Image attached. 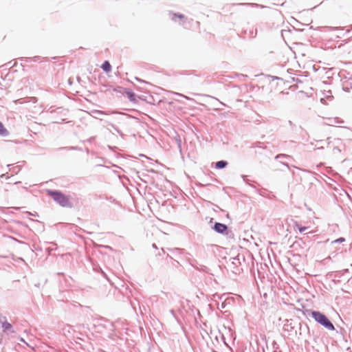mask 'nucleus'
<instances>
[{
	"instance_id": "obj_17",
	"label": "nucleus",
	"mask_w": 352,
	"mask_h": 352,
	"mask_svg": "<svg viewBox=\"0 0 352 352\" xmlns=\"http://www.w3.org/2000/svg\"><path fill=\"white\" fill-rule=\"evenodd\" d=\"M195 267H196L197 269L201 270L203 272H206L207 270V267H206L204 265H200V267L195 266Z\"/></svg>"
},
{
	"instance_id": "obj_7",
	"label": "nucleus",
	"mask_w": 352,
	"mask_h": 352,
	"mask_svg": "<svg viewBox=\"0 0 352 352\" xmlns=\"http://www.w3.org/2000/svg\"><path fill=\"white\" fill-rule=\"evenodd\" d=\"M212 228L216 232L219 234H228V226L224 223L216 222L214 224Z\"/></svg>"
},
{
	"instance_id": "obj_31",
	"label": "nucleus",
	"mask_w": 352,
	"mask_h": 352,
	"mask_svg": "<svg viewBox=\"0 0 352 352\" xmlns=\"http://www.w3.org/2000/svg\"><path fill=\"white\" fill-rule=\"evenodd\" d=\"M21 341L24 342H25V341H24V340H23V338H21Z\"/></svg>"
},
{
	"instance_id": "obj_30",
	"label": "nucleus",
	"mask_w": 352,
	"mask_h": 352,
	"mask_svg": "<svg viewBox=\"0 0 352 352\" xmlns=\"http://www.w3.org/2000/svg\"><path fill=\"white\" fill-rule=\"evenodd\" d=\"M142 307H142V309L146 310L145 307H144V306H142Z\"/></svg>"
},
{
	"instance_id": "obj_12",
	"label": "nucleus",
	"mask_w": 352,
	"mask_h": 352,
	"mask_svg": "<svg viewBox=\"0 0 352 352\" xmlns=\"http://www.w3.org/2000/svg\"><path fill=\"white\" fill-rule=\"evenodd\" d=\"M295 228H296L300 233L308 229V227L301 226L297 222L295 223Z\"/></svg>"
},
{
	"instance_id": "obj_4",
	"label": "nucleus",
	"mask_w": 352,
	"mask_h": 352,
	"mask_svg": "<svg viewBox=\"0 0 352 352\" xmlns=\"http://www.w3.org/2000/svg\"><path fill=\"white\" fill-rule=\"evenodd\" d=\"M296 323H298V321L287 320L283 326L284 331H287L289 336H295L296 334Z\"/></svg>"
},
{
	"instance_id": "obj_9",
	"label": "nucleus",
	"mask_w": 352,
	"mask_h": 352,
	"mask_svg": "<svg viewBox=\"0 0 352 352\" xmlns=\"http://www.w3.org/2000/svg\"><path fill=\"white\" fill-rule=\"evenodd\" d=\"M228 163L225 160H220L215 163V168L217 169H222L228 166Z\"/></svg>"
},
{
	"instance_id": "obj_13",
	"label": "nucleus",
	"mask_w": 352,
	"mask_h": 352,
	"mask_svg": "<svg viewBox=\"0 0 352 352\" xmlns=\"http://www.w3.org/2000/svg\"><path fill=\"white\" fill-rule=\"evenodd\" d=\"M345 241V239L344 237H340L331 242V243H340Z\"/></svg>"
},
{
	"instance_id": "obj_22",
	"label": "nucleus",
	"mask_w": 352,
	"mask_h": 352,
	"mask_svg": "<svg viewBox=\"0 0 352 352\" xmlns=\"http://www.w3.org/2000/svg\"><path fill=\"white\" fill-rule=\"evenodd\" d=\"M176 94H177V95H178V96H181V97H184V98H186V99H189V98H188V97H187V96H184V95H183V94H182L176 93Z\"/></svg>"
},
{
	"instance_id": "obj_27",
	"label": "nucleus",
	"mask_w": 352,
	"mask_h": 352,
	"mask_svg": "<svg viewBox=\"0 0 352 352\" xmlns=\"http://www.w3.org/2000/svg\"><path fill=\"white\" fill-rule=\"evenodd\" d=\"M170 313H171L172 314H174V311H173V310H170Z\"/></svg>"
},
{
	"instance_id": "obj_3",
	"label": "nucleus",
	"mask_w": 352,
	"mask_h": 352,
	"mask_svg": "<svg viewBox=\"0 0 352 352\" xmlns=\"http://www.w3.org/2000/svg\"><path fill=\"white\" fill-rule=\"evenodd\" d=\"M296 334L295 337H297L298 339H305L307 341V339L309 336V327L305 323H302L300 322H298L296 323Z\"/></svg>"
},
{
	"instance_id": "obj_14",
	"label": "nucleus",
	"mask_w": 352,
	"mask_h": 352,
	"mask_svg": "<svg viewBox=\"0 0 352 352\" xmlns=\"http://www.w3.org/2000/svg\"><path fill=\"white\" fill-rule=\"evenodd\" d=\"M93 113L97 115V116H100V115H104L106 114L105 112L102 111H100V110H94L92 111Z\"/></svg>"
},
{
	"instance_id": "obj_24",
	"label": "nucleus",
	"mask_w": 352,
	"mask_h": 352,
	"mask_svg": "<svg viewBox=\"0 0 352 352\" xmlns=\"http://www.w3.org/2000/svg\"><path fill=\"white\" fill-rule=\"evenodd\" d=\"M4 177H5V174H2L0 175V178H4Z\"/></svg>"
},
{
	"instance_id": "obj_20",
	"label": "nucleus",
	"mask_w": 352,
	"mask_h": 352,
	"mask_svg": "<svg viewBox=\"0 0 352 352\" xmlns=\"http://www.w3.org/2000/svg\"><path fill=\"white\" fill-rule=\"evenodd\" d=\"M111 126L114 129V130H115L117 133H120V135H122V132H121V131H120V130H119V129H118V128H117L114 124H111Z\"/></svg>"
},
{
	"instance_id": "obj_15",
	"label": "nucleus",
	"mask_w": 352,
	"mask_h": 352,
	"mask_svg": "<svg viewBox=\"0 0 352 352\" xmlns=\"http://www.w3.org/2000/svg\"><path fill=\"white\" fill-rule=\"evenodd\" d=\"M289 157H290V156L288 155H286V154H279V155H277L276 156V159H278V158H289Z\"/></svg>"
},
{
	"instance_id": "obj_23",
	"label": "nucleus",
	"mask_w": 352,
	"mask_h": 352,
	"mask_svg": "<svg viewBox=\"0 0 352 352\" xmlns=\"http://www.w3.org/2000/svg\"><path fill=\"white\" fill-rule=\"evenodd\" d=\"M135 80H138V81H139V82H142L146 83V81L142 80L140 79V78H138V77H136V78H135Z\"/></svg>"
},
{
	"instance_id": "obj_16",
	"label": "nucleus",
	"mask_w": 352,
	"mask_h": 352,
	"mask_svg": "<svg viewBox=\"0 0 352 352\" xmlns=\"http://www.w3.org/2000/svg\"><path fill=\"white\" fill-rule=\"evenodd\" d=\"M169 250L173 253H181L182 250L179 249V248H173V249H169Z\"/></svg>"
},
{
	"instance_id": "obj_21",
	"label": "nucleus",
	"mask_w": 352,
	"mask_h": 352,
	"mask_svg": "<svg viewBox=\"0 0 352 352\" xmlns=\"http://www.w3.org/2000/svg\"><path fill=\"white\" fill-rule=\"evenodd\" d=\"M38 58V56H34V58H25V61L29 62V61H31L32 60H36Z\"/></svg>"
},
{
	"instance_id": "obj_5",
	"label": "nucleus",
	"mask_w": 352,
	"mask_h": 352,
	"mask_svg": "<svg viewBox=\"0 0 352 352\" xmlns=\"http://www.w3.org/2000/svg\"><path fill=\"white\" fill-rule=\"evenodd\" d=\"M170 17L172 21L177 22V19H180L179 24L183 25L184 28H187V22H188V19L184 14L179 13H170Z\"/></svg>"
},
{
	"instance_id": "obj_18",
	"label": "nucleus",
	"mask_w": 352,
	"mask_h": 352,
	"mask_svg": "<svg viewBox=\"0 0 352 352\" xmlns=\"http://www.w3.org/2000/svg\"><path fill=\"white\" fill-rule=\"evenodd\" d=\"M59 149L76 150L77 147H75V146H66V147L60 148Z\"/></svg>"
},
{
	"instance_id": "obj_19",
	"label": "nucleus",
	"mask_w": 352,
	"mask_h": 352,
	"mask_svg": "<svg viewBox=\"0 0 352 352\" xmlns=\"http://www.w3.org/2000/svg\"><path fill=\"white\" fill-rule=\"evenodd\" d=\"M239 258H233V261L232 262V264L234 265H236L239 263Z\"/></svg>"
},
{
	"instance_id": "obj_2",
	"label": "nucleus",
	"mask_w": 352,
	"mask_h": 352,
	"mask_svg": "<svg viewBox=\"0 0 352 352\" xmlns=\"http://www.w3.org/2000/svg\"><path fill=\"white\" fill-rule=\"evenodd\" d=\"M47 194L62 207L72 208V204L68 197L57 190H48Z\"/></svg>"
},
{
	"instance_id": "obj_25",
	"label": "nucleus",
	"mask_w": 352,
	"mask_h": 352,
	"mask_svg": "<svg viewBox=\"0 0 352 352\" xmlns=\"http://www.w3.org/2000/svg\"><path fill=\"white\" fill-rule=\"evenodd\" d=\"M153 248H155V249H157V246H156V245H155V243H153Z\"/></svg>"
},
{
	"instance_id": "obj_1",
	"label": "nucleus",
	"mask_w": 352,
	"mask_h": 352,
	"mask_svg": "<svg viewBox=\"0 0 352 352\" xmlns=\"http://www.w3.org/2000/svg\"><path fill=\"white\" fill-rule=\"evenodd\" d=\"M311 316L314 319L316 322L318 324L324 327L328 330L333 331L335 330V327L333 324L331 322V320L328 318V317L324 314L321 313L318 311H311Z\"/></svg>"
},
{
	"instance_id": "obj_26",
	"label": "nucleus",
	"mask_w": 352,
	"mask_h": 352,
	"mask_svg": "<svg viewBox=\"0 0 352 352\" xmlns=\"http://www.w3.org/2000/svg\"><path fill=\"white\" fill-rule=\"evenodd\" d=\"M348 271H349V270H348V269H346V270H343V272H347Z\"/></svg>"
},
{
	"instance_id": "obj_29",
	"label": "nucleus",
	"mask_w": 352,
	"mask_h": 352,
	"mask_svg": "<svg viewBox=\"0 0 352 352\" xmlns=\"http://www.w3.org/2000/svg\"><path fill=\"white\" fill-rule=\"evenodd\" d=\"M27 213H28V214L33 215L31 212H27Z\"/></svg>"
},
{
	"instance_id": "obj_11",
	"label": "nucleus",
	"mask_w": 352,
	"mask_h": 352,
	"mask_svg": "<svg viewBox=\"0 0 352 352\" xmlns=\"http://www.w3.org/2000/svg\"><path fill=\"white\" fill-rule=\"evenodd\" d=\"M8 135V131L4 127L2 122H0V135L3 137H7Z\"/></svg>"
},
{
	"instance_id": "obj_6",
	"label": "nucleus",
	"mask_w": 352,
	"mask_h": 352,
	"mask_svg": "<svg viewBox=\"0 0 352 352\" xmlns=\"http://www.w3.org/2000/svg\"><path fill=\"white\" fill-rule=\"evenodd\" d=\"M0 322L4 333H14L12 324L6 320V317L0 318Z\"/></svg>"
},
{
	"instance_id": "obj_28",
	"label": "nucleus",
	"mask_w": 352,
	"mask_h": 352,
	"mask_svg": "<svg viewBox=\"0 0 352 352\" xmlns=\"http://www.w3.org/2000/svg\"><path fill=\"white\" fill-rule=\"evenodd\" d=\"M283 164L288 167V164H287L283 163Z\"/></svg>"
},
{
	"instance_id": "obj_8",
	"label": "nucleus",
	"mask_w": 352,
	"mask_h": 352,
	"mask_svg": "<svg viewBox=\"0 0 352 352\" xmlns=\"http://www.w3.org/2000/svg\"><path fill=\"white\" fill-rule=\"evenodd\" d=\"M124 93L127 96V98H129L130 102L133 103H137L138 101L136 100V95L134 92H133L131 90L129 89H125Z\"/></svg>"
},
{
	"instance_id": "obj_10",
	"label": "nucleus",
	"mask_w": 352,
	"mask_h": 352,
	"mask_svg": "<svg viewBox=\"0 0 352 352\" xmlns=\"http://www.w3.org/2000/svg\"><path fill=\"white\" fill-rule=\"evenodd\" d=\"M101 68L102 69V70L104 72L108 73V72H111V65L108 60H105L102 63Z\"/></svg>"
}]
</instances>
